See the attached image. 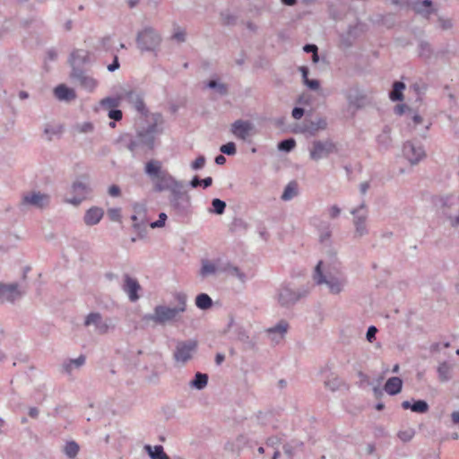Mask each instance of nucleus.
<instances>
[{
    "label": "nucleus",
    "mask_w": 459,
    "mask_h": 459,
    "mask_svg": "<svg viewBox=\"0 0 459 459\" xmlns=\"http://www.w3.org/2000/svg\"><path fill=\"white\" fill-rule=\"evenodd\" d=\"M335 152H337V147L332 140H316L312 143V148L309 151V156L313 160H319Z\"/></svg>",
    "instance_id": "obj_9"
},
{
    "label": "nucleus",
    "mask_w": 459,
    "mask_h": 459,
    "mask_svg": "<svg viewBox=\"0 0 459 459\" xmlns=\"http://www.w3.org/2000/svg\"><path fill=\"white\" fill-rule=\"evenodd\" d=\"M307 294V290L305 289L294 290L289 284L283 283L277 290V301L281 307H290Z\"/></svg>",
    "instance_id": "obj_6"
},
{
    "label": "nucleus",
    "mask_w": 459,
    "mask_h": 459,
    "mask_svg": "<svg viewBox=\"0 0 459 459\" xmlns=\"http://www.w3.org/2000/svg\"><path fill=\"white\" fill-rule=\"evenodd\" d=\"M164 171L165 169H162L161 163L159 160L148 161L144 168V172L150 177L152 181H154Z\"/></svg>",
    "instance_id": "obj_29"
},
{
    "label": "nucleus",
    "mask_w": 459,
    "mask_h": 459,
    "mask_svg": "<svg viewBox=\"0 0 459 459\" xmlns=\"http://www.w3.org/2000/svg\"><path fill=\"white\" fill-rule=\"evenodd\" d=\"M175 299L178 301L177 307H169L165 305H158L154 307L153 313L143 315L142 320L145 323L153 322L160 325L173 321L178 314L186 311L187 297L185 293L178 292Z\"/></svg>",
    "instance_id": "obj_3"
},
{
    "label": "nucleus",
    "mask_w": 459,
    "mask_h": 459,
    "mask_svg": "<svg viewBox=\"0 0 459 459\" xmlns=\"http://www.w3.org/2000/svg\"><path fill=\"white\" fill-rule=\"evenodd\" d=\"M50 201V197L47 194H42L40 192H31L23 195L22 197V204L24 205H31L36 208H44L48 205Z\"/></svg>",
    "instance_id": "obj_17"
},
{
    "label": "nucleus",
    "mask_w": 459,
    "mask_h": 459,
    "mask_svg": "<svg viewBox=\"0 0 459 459\" xmlns=\"http://www.w3.org/2000/svg\"><path fill=\"white\" fill-rule=\"evenodd\" d=\"M206 87L215 90L220 95L224 96L228 93V87L226 84L218 82L217 80H210L206 83Z\"/></svg>",
    "instance_id": "obj_40"
},
{
    "label": "nucleus",
    "mask_w": 459,
    "mask_h": 459,
    "mask_svg": "<svg viewBox=\"0 0 459 459\" xmlns=\"http://www.w3.org/2000/svg\"><path fill=\"white\" fill-rule=\"evenodd\" d=\"M56 98L61 101H71L76 98L74 90L65 84L57 85L54 90Z\"/></svg>",
    "instance_id": "obj_26"
},
{
    "label": "nucleus",
    "mask_w": 459,
    "mask_h": 459,
    "mask_svg": "<svg viewBox=\"0 0 459 459\" xmlns=\"http://www.w3.org/2000/svg\"><path fill=\"white\" fill-rule=\"evenodd\" d=\"M167 214L165 212H160L159 214V219L155 221H152L150 226L152 229L156 228H161L165 225L166 220H167Z\"/></svg>",
    "instance_id": "obj_52"
},
{
    "label": "nucleus",
    "mask_w": 459,
    "mask_h": 459,
    "mask_svg": "<svg viewBox=\"0 0 459 459\" xmlns=\"http://www.w3.org/2000/svg\"><path fill=\"white\" fill-rule=\"evenodd\" d=\"M153 182L154 190L156 192L169 191L170 194L178 189L183 187L184 185L181 181L177 180L167 170L160 174Z\"/></svg>",
    "instance_id": "obj_11"
},
{
    "label": "nucleus",
    "mask_w": 459,
    "mask_h": 459,
    "mask_svg": "<svg viewBox=\"0 0 459 459\" xmlns=\"http://www.w3.org/2000/svg\"><path fill=\"white\" fill-rule=\"evenodd\" d=\"M437 376L441 382H448L452 378V366L444 361L437 367Z\"/></svg>",
    "instance_id": "obj_32"
},
{
    "label": "nucleus",
    "mask_w": 459,
    "mask_h": 459,
    "mask_svg": "<svg viewBox=\"0 0 459 459\" xmlns=\"http://www.w3.org/2000/svg\"><path fill=\"white\" fill-rule=\"evenodd\" d=\"M254 125L249 120L238 119L231 124V134L239 140L247 141L253 134Z\"/></svg>",
    "instance_id": "obj_12"
},
{
    "label": "nucleus",
    "mask_w": 459,
    "mask_h": 459,
    "mask_svg": "<svg viewBox=\"0 0 459 459\" xmlns=\"http://www.w3.org/2000/svg\"><path fill=\"white\" fill-rule=\"evenodd\" d=\"M420 6L427 8V11H426L427 14H429L432 13V9H431L432 1L431 0H422L420 3H417L415 5V10L419 13L422 12V9Z\"/></svg>",
    "instance_id": "obj_50"
},
{
    "label": "nucleus",
    "mask_w": 459,
    "mask_h": 459,
    "mask_svg": "<svg viewBox=\"0 0 459 459\" xmlns=\"http://www.w3.org/2000/svg\"><path fill=\"white\" fill-rule=\"evenodd\" d=\"M195 306L202 309H209L212 306V299L206 293H200L195 298Z\"/></svg>",
    "instance_id": "obj_37"
},
{
    "label": "nucleus",
    "mask_w": 459,
    "mask_h": 459,
    "mask_svg": "<svg viewBox=\"0 0 459 459\" xmlns=\"http://www.w3.org/2000/svg\"><path fill=\"white\" fill-rule=\"evenodd\" d=\"M145 449L148 451V454L152 459H169V457L163 451V447L161 446H152L147 445L145 446Z\"/></svg>",
    "instance_id": "obj_36"
},
{
    "label": "nucleus",
    "mask_w": 459,
    "mask_h": 459,
    "mask_svg": "<svg viewBox=\"0 0 459 459\" xmlns=\"http://www.w3.org/2000/svg\"><path fill=\"white\" fill-rule=\"evenodd\" d=\"M273 413L271 411L259 412L256 415V420L260 424V427L267 428L270 427V423L273 420Z\"/></svg>",
    "instance_id": "obj_41"
},
{
    "label": "nucleus",
    "mask_w": 459,
    "mask_h": 459,
    "mask_svg": "<svg viewBox=\"0 0 459 459\" xmlns=\"http://www.w3.org/2000/svg\"><path fill=\"white\" fill-rule=\"evenodd\" d=\"M237 338L239 342H243L244 344L248 345L249 347L254 346V342L251 341L249 335L247 334V333L246 332V330L244 328L238 329Z\"/></svg>",
    "instance_id": "obj_44"
},
{
    "label": "nucleus",
    "mask_w": 459,
    "mask_h": 459,
    "mask_svg": "<svg viewBox=\"0 0 459 459\" xmlns=\"http://www.w3.org/2000/svg\"><path fill=\"white\" fill-rule=\"evenodd\" d=\"M351 213L354 216L356 234L359 237L367 234L366 220L368 217V210L365 204L362 203L359 207L352 209Z\"/></svg>",
    "instance_id": "obj_14"
},
{
    "label": "nucleus",
    "mask_w": 459,
    "mask_h": 459,
    "mask_svg": "<svg viewBox=\"0 0 459 459\" xmlns=\"http://www.w3.org/2000/svg\"><path fill=\"white\" fill-rule=\"evenodd\" d=\"M377 333V328L374 325H370L366 333V338L368 342H373V341L376 339V334Z\"/></svg>",
    "instance_id": "obj_55"
},
{
    "label": "nucleus",
    "mask_w": 459,
    "mask_h": 459,
    "mask_svg": "<svg viewBox=\"0 0 459 459\" xmlns=\"http://www.w3.org/2000/svg\"><path fill=\"white\" fill-rule=\"evenodd\" d=\"M222 22L225 25H233L236 22L237 17L230 12L221 13Z\"/></svg>",
    "instance_id": "obj_51"
},
{
    "label": "nucleus",
    "mask_w": 459,
    "mask_h": 459,
    "mask_svg": "<svg viewBox=\"0 0 459 459\" xmlns=\"http://www.w3.org/2000/svg\"><path fill=\"white\" fill-rule=\"evenodd\" d=\"M304 84L307 88H309L310 90H313V91H316V90L319 89V87H320L319 81L316 79H307L304 82Z\"/></svg>",
    "instance_id": "obj_57"
},
{
    "label": "nucleus",
    "mask_w": 459,
    "mask_h": 459,
    "mask_svg": "<svg viewBox=\"0 0 459 459\" xmlns=\"http://www.w3.org/2000/svg\"><path fill=\"white\" fill-rule=\"evenodd\" d=\"M288 328L289 324L285 320H281L274 326L268 328L266 333L273 341L279 342L283 339Z\"/></svg>",
    "instance_id": "obj_22"
},
{
    "label": "nucleus",
    "mask_w": 459,
    "mask_h": 459,
    "mask_svg": "<svg viewBox=\"0 0 459 459\" xmlns=\"http://www.w3.org/2000/svg\"><path fill=\"white\" fill-rule=\"evenodd\" d=\"M226 209V203L219 198H214L212 201V208L209 209L211 213L221 215Z\"/></svg>",
    "instance_id": "obj_39"
},
{
    "label": "nucleus",
    "mask_w": 459,
    "mask_h": 459,
    "mask_svg": "<svg viewBox=\"0 0 459 459\" xmlns=\"http://www.w3.org/2000/svg\"><path fill=\"white\" fill-rule=\"evenodd\" d=\"M124 100L131 104L142 116L148 115V108L143 100V94L136 91H128L124 94Z\"/></svg>",
    "instance_id": "obj_16"
},
{
    "label": "nucleus",
    "mask_w": 459,
    "mask_h": 459,
    "mask_svg": "<svg viewBox=\"0 0 459 459\" xmlns=\"http://www.w3.org/2000/svg\"><path fill=\"white\" fill-rule=\"evenodd\" d=\"M218 270L219 269L214 263L209 260H203L202 266L200 269V275L203 278H205L210 275H214L218 272Z\"/></svg>",
    "instance_id": "obj_34"
},
{
    "label": "nucleus",
    "mask_w": 459,
    "mask_h": 459,
    "mask_svg": "<svg viewBox=\"0 0 459 459\" xmlns=\"http://www.w3.org/2000/svg\"><path fill=\"white\" fill-rule=\"evenodd\" d=\"M313 280L316 285L325 284L332 294L341 293L347 284L346 275L335 256H332L329 261L320 260L317 263L313 273Z\"/></svg>",
    "instance_id": "obj_2"
},
{
    "label": "nucleus",
    "mask_w": 459,
    "mask_h": 459,
    "mask_svg": "<svg viewBox=\"0 0 459 459\" xmlns=\"http://www.w3.org/2000/svg\"><path fill=\"white\" fill-rule=\"evenodd\" d=\"M171 39L178 43L185 42L186 41V30L179 27H175L174 32L171 36Z\"/></svg>",
    "instance_id": "obj_46"
},
{
    "label": "nucleus",
    "mask_w": 459,
    "mask_h": 459,
    "mask_svg": "<svg viewBox=\"0 0 459 459\" xmlns=\"http://www.w3.org/2000/svg\"><path fill=\"white\" fill-rule=\"evenodd\" d=\"M101 106L107 108H115L118 106L119 101L118 99L113 97H108L101 100Z\"/></svg>",
    "instance_id": "obj_48"
},
{
    "label": "nucleus",
    "mask_w": 459,
    "mask_h": 459,
    "mask_svg": "<svg viewBox=\"0 0 459 459\" xmlns=\"http://www.w3.org/2000/svg\"><path fill=\"white\" fill-rule=\"evenodd\" d=\"M296 146V142L293 138H287L281 140L278 143V149L281 152H290Z\"/></svg>",
    "instance_id": "obj_42"
},
{
    "label": "nucleus",
    "mask_w": 459,
    "mask_h": 459,
    "mask_svg": "<svg viewBox=\"0 0 459 459\" xmlns=\"http://www.w3.org/2000/svg\"><path fill=\"white\" fill-rule=\"evenodd\" d=\"M326 126V119L318 117L316 120L306 123L303 127V132L307 133L309 135H315L318 131L325 130Z\"/></svg>",
    "instance_id": "obj_27"
},
{
    "label": "nucleus",
    "mask_w": 459,
    "mask_h": 459,
    "mask_svg": "<svg viewBox=\"0 0 459 459\" xmlns=\"http://www.w3.org/2000/svg\"><path fill=\"white\" fill-rule=\"evenodd\" d=\"M221 271L237 277L241 282H245L247 281L246 274L241 272L238 266L228 264L224 268L221 269Z\"/></svg>",
    "instance_id": "obj_38"
},
{
    "label": "nucleus",
    "mask_w": 459,
    "mask_h": 459,
    "mask_svg": "<svg viewBox=\"0 0 459 459\" xmlns=\"http://www.w3.org/2000/svg\"><path fill=\"white\" fill-rule=\"evenodd\" d=\"M403 153L411 164H417L425 157V151L420 144L406 142L403 147Z\"/></svg>",
    "instance_id": "obj_15"
},
{
    "label": "nucleus",
    "mask_w": 459,
    "mask_h": 459,
    "mask_svg": "<svg viewBox=\"0 0 459 459\" xmlns=\"http://www.w3.org/2000/svg\"><path fill=\"white\" fill-rule=\"evenodd\" d=\"M81 133H89L93 130V125L91 122H84L77 126Z\"/></svg>",
    "instance_id": "obj_59"
},
{
    "label": "nucleus",
    "mask_w": 459,
    "mask_h": 459,
    "mask_svg": "<svg viewBox=\"0 0 459 459\" xmlns=\"http://www.w3.org/2000/svg\"><path fill=\"white\" fill-rule=\"evenodd\" d=\"M391 129L389 126H385L382 133L378 134L377 141L380 148L386 150L391 145V136H390Z\"/></svg>",
    "instance_id": "obj_33"
},
{
    "label": "nucleus",
    "mask_w": 459,
    "mask_h": 459,
    "mask_svg": "<svg viewBox=\"0 0 459 459\" xmlns=\"http://www.w3.org/2000/svg\"><path fill=\"white\" fill-rule=\"evenodd\" d=\"M110 42H111V37L110 36H106V37L102 38L101 39V48L105 51H110L111 50Z\"/></svg>",
    "instance_id": "obj_62"
},
{
    "label": "nucleus",
    "mask_w": 459,
    "mask_h": 459,
    "mask_svg": "<svg viewBox=\"0 0 459 459\" xmlns=\"http://www.w3.org/2000/svg\"><path fill=\"white\" fill-rule=\"evenodd\" d=\"M349 106L360 108L365 104V95L358 87H351L345 93Z\"/></svg>",
    "instance_id": "obj_21"
},
{
    "label": "nucleus",
    "mask_w": 459,
    "mask_h": 459,
    "mask_svg": "<svg viewBox=\"0 0 459 459\" xmlns=\"http://www.w3.org/2000/svg\"><path fill=\"white\" fill-rule=\"evenodd\" d=\"M162 123V115L152 113V122L147 127L138 129L135 134H121L117 139V143L130 151L134 157L140 152L152 151L155 146L156 136L162 133V128L159 126Z\"/></svg>",
    "instance_id": "obj_1"
},
{
    "label": "nucleus",
    "mask_w": 459,
    "mask_h": 459,
    "mask_svg": "<svg viewBox=\"0 0 459 459\" xmlns=\"http://www.w3.org/2000/svg\"><path fill=\"white\" fill-rule=\"evenodd\" d=\"M119 67H120V63H119V60H118V56H117V54H115L114 55L113 62L110 65H108V70L109 72H115Z\"/></svg>",
    "instance_id": "obj_60"
},
{
    "label": "nucleus",
    "mask_w": 459,
    "mask_h": 459,
    "mask_svg": "<svg viewBox=\"0 0 459 459\" xmlns=\"http://www.w3.org/2000/svg\"><path fill=\"white\" fill-rule=\"evenodd\" d=\"M430 54V46L427 42H420V55L421 56L428 57Z\"/></svg>",
    "instance_id": "obj_56"
},
{
    "label": "nucleus",
    "mask_w": 459,
    "mask_h": 459,
    "mask_svg": "<svg viewBox=\"0 0 459 459\" xmlns=\"http://www.w3.org/2000/svg\"><path fill=\"white\" fill-rule=\"evenodd\" d=\"M298 195V184L295 181H290L284 188L281 196L282 201H290Z\"/></svg>",
    "instance_id": "obj_35"
},
{
    "label": "nucleus",
    "mask_w": 459,
    "mask_h": 459,
    "mask_svg": "<svg viewBox=\"0 0 459 459\" xmlns=\"http://www.w3.org/2000/svg\"><path fill=\"white\" fill-rule=\"evenodd\" d=\"M206 159L204 155H199L190 165L193 170H200L205 165Z\"/></svg>",
    "instance_id": "obj_49"
},
{
    "label": "nucleus",
    "mask_w": 459,
    "mask_h": 459,
    "mask_svg": "<svg viewBox=\"0 0 459 459\" xmlns=\"http://www.w3.org/2000/svg\"><path fill=\"white\" fill-rule=\"evenodd\" d=\"M161 38L157 30L146 26L137 33L136 44L142 51H153L160 44Z\"/></svg>",
    "instance_id": "obj_5"
},
{
    "label": "nucleus",
    "mask_w": 459,
    "mask_h": 459,
    "mask_svg": "<svg viewBox=\"0 0 459 459\" xmlns=\"http://www.w3.org/2000/svg\"><path fill=\"white\" fill-rule=\"evenodd\" d=\"M71 80L83 90L91 92L98 86V81L82 68L72 69Z\"/></svg>",
    "instance_id": "obj_10"
},
{
    "label": "nucleus",
    "mask_w": 459,
    "mask_h": 459,
    "mask_svg": "<svg viewBox=\"0 0 459 459\" xmlns=\"http://www.w3.org/2000/svg\"><path fill=\"white\" fill-rule=\"evenodd\" d=\"M72 69L82 68V65L91 63V53L84 49H74L69 56Z\"/></svg>",
    "instance_id": "obj_20"
},
{
    "label": "nucleus",
    "mask_w": 459,
    "mask_h": 459,
    "mask_svg": "<svg viewBox=\"0 0 459 459\" xmlns=\"http://www.w3.org/2000/svg\"><path fill=\"white\" fill-rule=\"evenodd\" d=\"M325 386L331 391H335L339 388L341 385V380L338 377H334L330 380H326L325 382Z\"/></svg>",
    "instance_id": "obj_53"
},
{
    "label": "nucleus",
    "mask_w": 459,
    "mask_h": 459,
    "mask_svg": "<svg viewBox=\"0 0 459 459\" xmlns=\"http://www.w3.org/2000/svg\"><path fill=\"white\" fill-rule=\"evenodd\" d=\"M182 188L178 187L171 193L169 203L177 214L185 216L188 214L191 204L190 196L186 192L182 191Z\"/></svg>",
    "instance_id": "obj_7"
},
{
    "label": "nucleus",
    "mask_w": 459,
    "mask_h": 459,
    "mask_svg": "<svg viewBox=\"0 0 459 459\" xmlns=\"http://www.w3.org/2000/svg\"><path fill=\"white\" fill-rule=\"evenodd\" d=\"M208 384V375L197 372L194 378L190 381L189 385L196 390H203Z\"/></svg>",
    "instance_id": "obj_30"
},
{
    "label": "nucleus",
    "mask_w": 459,
    "mask_h": 459,
    "mask_svg": "<svg viewBox=\"0 0 459 459\" xmlns=\"http://www.w3.org/2000/svg\"><path fill=\"white\" fill-rule=\"evenodd\" d=\"M305 113V110L303 108H300V107H295L293 109H292V117L295 118V119H300L303 115Z\"/></svg>",
    "instance_id": "obj_64"
},
{
    "label": "nucleus",
    "mask_w": 459,
    "mask_h": 459,
    "mask_svg": "<svg viewBox=\"0 0 459 459\" xmlns=\"http://www.w3.org/2000/svg\"><path fill=\"white\" fill-rule=\"evenodd\" d=\"M122 117H123L122 111L117 108H111L108 111V117L113 119L114 121L121 120Z\"/></svg>",
    "instance_id": "obj_54"
},
{
    "label": "nucleus",
    "mask_w": 459,
    "mask_h": 459,
    "mask_svg": "<svg viewBox=\"0 0 459 459\" xmlns=\"http://www.w3.org/2000/svg\"><path fill=\"white\" fill-rule=\"evenodd\" d=\"M402 408L404 410H411L417 413H425L429 411V406L425 400H411L403 401L402 403Z\"/></svg>",
    "instance_id": "obj_25"
},
{
    "label": "nucleus",
    "mask_w": 459,
    "mask_h": 459,
    "mask_svg": "<svg viewBox=\"0 0 459 459\" xmlns=\"http://www.w3.org/2000/svg\"><path fill=\"white\" fill-rule=\"evenodd\" d=\"M86 362V357L83 354H81L76 359H66L62 363V372L72 375L74 370L79 369L82 368Z\"/></svg>",
    "instance_id": "obj_23"
},
{
    "label": "nucleus",
    "mask_w": 459,
    "mask_h": 459,
    "mask_svg": "<svg viewBox=\"0 0 459 459\" xmlns=\"http://www.w3.org/2000/svg\"><path fill=\"white\" fill-rule=\"evenodd\" d=\"M93 325L95 331L98 333L104 334L108 331L109 325L106 321H103L102 316L98 312L90 313L84 320V325L89 326Z\"/></svg>",
    "instance_id": "obj_19"
},
{
    "label": "nucleus",
    "mask_w": 459,
    "mask_h": 459,
    "mask_svg": "<svg viewBox=\"0 0 459 459\" xmlns=\"http://www.w3.org/2000/svg\"><path fill=\"white\" fill-rule=\"evenodd\" d=\"M220 151L226 155L232 156L237 152L236 144L233 142H229L225 144H222L220 148Z\"/></svg>",
    "instance_id": "obj_45"
},
{
    "label": "nucleus",
    "mask_w": 459,
    "mask_h": 459,
    "mask_svg": "<svg viewBox=\"0 0 459 459\" xmlns=\"http://www.w3.org/2000/svg\"><path fill=\"white\" fill-rule=\"evenodd\" d=\"M108 217L110 221L119 222L121 221V209L120 208H109L108 210Z\"/></svg>",
    "instance_id": "obj_47"
},
{
    "label": "nucleus",
    "mask_w": 459,
    "mask_h": 459,
    "mask_svg": "<svg viewBox=\"0 0 459 459\" xmlns=\"http://www.w3.org/2000/svg\"><path fill=\"white\" fill-rule=\"evenodd\" d=\"M61 132V128H55L51 126H47L44 129V133L48 135H49V139H51V136L54 134H57Z\"/></svg>",
    "instance_id": "obj_61"
},
{
    "label": "nucleus",
    "mask_w": 459,
    "mask_h": 459,
    "mask_svg": "<svg viewBox=\"0 0 459 459\" xmlns=\"http://www.w3.org/2000/svg\"><path fill=\"white\" fill-rule=\"evenodd\" d=\"M22 293L19 290L18 283L4 284L0 282V302H14Z\"/></svg>",
    "instance_id": "obj_18"
},
{
    "label": "nucleus",
    "mask_w": 459,
    "mask_h": 459,
    "mask_svg": "<svg viewBox=\"0 0 459 459\" xmlns=\"http://www.w3.org/2000/svg\"><path fill=\"white\" fill-rule=\"evenodd\" d=\"M131 220L133 221L134 224L133 227L135 230L141 231L143 229H144V223L143 221H139L137 215L134 214L131 216Z\"/></svg>",
    "instance_id": "obj_58"
},
{
    "label": "nucleus",
    "mask_w": 459,
    "mask_h": 459,
    "mask_svg": "<svg viewBox=\"0 0 459 459\" xmlns=\"http://www.w3.org/2000/svg\"><path fill=\"white\" fill-rule=\"evenodd\" d=\"M403 388V380L398 377H392L385 384L384 390L390 395L398 394Z\"/></svg>",
    "instance_id": "obj_28"
},
{
    "label": "nucleus",
    "mask_w": 459,
    "mask_h": 459,
    "mask_svg": "<svg viewBox=\"0 0 459 459\" xmlns=\"http://www.w3.org/2000/svg\"><path fill=\"white\" fill-rule=\"evenodd\" d=\"M104 215V211L97 206L91 207L84 214L83 221L88 226L98 224Z\"/></svg>",
    "instance_id": "obj_24"
},
{
    "label": "nucleus",
    "mask_w": 459,
    "mask_h": 459,
    "mask_svg": "<svg viewBox=\"0 0 459 459\" xmlns=\"http://www.w3.org/2000/svg\"><path fill=\"white\" fill-rule=\"evenodd\" d=\"M122 290L127 295L131 302H136L140 299L139 291L142 290L137 279L126 273L123 275Z\"/></svg>",
    "instance_id": "obj_13"
},
{
    "label": "nucleus",
    "mask_w": 459,
    "mask_h": 459,
    "mask_svg": "<svg viewBox=\"0 0 459 459\" xmlns=\"http://www.w3.org/2000/svg\"><path fill=\"white\" fill-rule=\"evenodd\" d=\"M329 216L332 218V219H335L337 218L340 213H341V209L339 206L337 205H332L331 207H329Z\"/></svg>",
    "instance_id": "obj_63"
},
{
    "label": "nucleus",
    "mask_w": 459,
    "mask_h": 459,
    "mask_svg": "<svg viewBox=\"0 0 459 459\" xmlns=\"http://www.w3.org/2000/svg\"><path fill=\"white\" fill-rule=\"evenodd\" d=\"M71 193L73 197L66 199V203L79 205L91 193V187L86 178L76 179L71 186Z\"/></svg>",
    "instance_id": "obj_8"
},
{
    "label": "nucleus",
    "mask_w": 459,
    "mask_h": 459,
    "mask_svg": "<svg viewBox=\"0 0 459 459\" xmlns=\"http://www.w3.org/2000/svg\"><path fill=\"white\" fill-rule=\"evenodd\" d=\"M197 341L194 339L178 341L176 343L175 351L173 352L174 361L180 366L186 365L193 359L194 354L197 351Z\"/></svg>",
    "instance_id": "obj_4"
},
{
    "label": "nucleus",
    "mask_w": 459,
    "mask_h": 459,
    "mask_svg": "<svg viewBox=\"0 0 459 459\" xmlns=\"http://www.w3.org/2000/svg\"><path fill=\"white\" fill-rule=\"evenodd\" d=\"M405 84L403 82L396 81L393 83V90L389 92V98L392 101H400L403 100V90Z\"/></svg>",
    "instance_id": "obj_31"
},
{
    "label": "nucleus",
    "mask_w": 459,
    "mask_h": 459,
    "mask_svg": "<svg viewBox=\"0 0 459 459\" xmlns=\"http://www.w3.org/2000/svg\"><path fill=\"white\" fill-rule=\"evenodd\" d=\"M64 451L68 457L73 458L78 454L79 446L74 441L68 442L65 445Z\"/></svg>",
    "instance_id": "obj_43"
}]
</instances>
